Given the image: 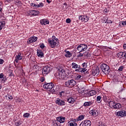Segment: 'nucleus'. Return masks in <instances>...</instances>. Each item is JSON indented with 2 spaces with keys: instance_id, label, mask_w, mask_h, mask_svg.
Here are the masks:
<instances>
[{
  "instance_id": "ddd939ff",
  "label": "nucleus",
  "mask_w": 126,
  "mask_h": 126,
  "mask_svg": "<svg viewBox=\"0 0 126 126\" xmlns=\"http://www.w3.org/2000/svg\"><path fill=\"white\" fill-rule=\"evenodd\" d=\"M37 39H38V37H35V36L31 37L30 38L28 39V43L31 44V43H34V42H36Z\"/></svg>"
},
{
  "instance_id": "37998d69",
  "label": "nucleus",
  "mask_w": 126,
  "mask_h": 126,
  "mask_svg": "<svg viewBox=\"0 0 126 126\" xmlns=\"http://www.w3.org/2000/svg\"><path fill=\"white\" fill-rule=\"evenodd\" d=\"M4 1L5 3L7 4L9 3V2H11V1H12V0H4Z\"/></svg>"
},
{
  "instance_id": "3c124183",
  "label": "nucleus",
  "mask_w": 126,
  "mask_h": 126,
  "mask_svg": "<svg viewBox=\"0 0 126 126\" xmlns=\"http://www.w3.org/2000/svg\"><path fill=\"white\" fill-rule=\"evenodd\" d=\"M4 63V61L1 59H0V64H2Z\"/></svg>"
},
{
  "instance_id": "5fc2aeb1",
  "label": "nucleus",
  "mask_w": 126,
  "mask_h": 126,
  "mask_svg": "<svg viewBox=\"0 0 126 126\" xmlns=\"http://www.w3.org/2000/svg\"><path fill=\"white\" fill-rule=\"evenodd\" d=\"M63 94H64V91H62L60 93L59 95L61 97V96H63Z\"/></svg>"
},
{
  "instance_id": "e433bc0d",
  "label": "nucleus",
  "mask_w": 126,
  "mask_h": 126,
  "mask_svg": "<svg viewBox=\"0 0 126 126\" xmlns=\"http://www.w3.org/2000/svg\"><path fill=\"white\" fill-rule=\"evenodd\" d=\"M82 66L83 68H86V67H87V63H84L82 64Z\"/></svg>"
},
{
  "instance_id": "ea45409f",
  "label": "nucleus",
  "mask_w": 126,
  "mask_h": 126,
  "mask_svg": "<svg viewBox=\"0 0 126 126\" xmlns=\"http://www.w3.org/2000/svg\"><path fill=\"white\" fill-rule=\"evenodd\" d=\"M33 69H38L39 68V66L37 64H34L33 66Z\"/></svg>"
},
{
  "instance_id": "412c9836",
  "label": "nucleus",
  "mask_w": 126,
  "mask_h": 126,
  "mask_svg": "<svg viewBox=\"0 0 126 126\" xmlns=\"http://www.w3.org/2000/svg\"><path fill=\"white\" fill-rule=\"evenodd\" d=\"M111 100V98L109 96H107L106 95H103V101L105 102V103H108Z\"/></svg>"
},
{
  "instance_id": "0eeeda50",
  "label": "nucleus",
  "mask_w": 126,
  "mask_h": 126,
  "mask_svg": "<svg viewBox=\"0 0 126 126\" xmlns=\"http://www.w3.org/2000/svg\"><path fill=\"white\" fill-rule=\"evenodd\" d=\"M54 84L52 83H47V82H45L43 85L44 88H46V89H49L50 90H51V89H53V88H54Z\"/></svg>"
},
{
  "instance_id": "a211bd4d",
  "label": "nucleus",
  "mask_w": 126,
  "mask_h": 126,
  "mask_svg": "<svg viewBox=\"0 0 126 126\" xmlns=\"http://www.w3.org/2000/svg\"><path fill=\"white\" fill-rule=\"evenodd\" d=\"M122 108V105L119 103H115L112 109H114L115 110H119V109H121Z\"/></svg>"
},
{
  "instance_id": "69168bd1",
  "label": "nucleus",
  "mask_w": 126,
  "mask_h": 126,
  "mask_svg": "<svg viewBox=\"0 0 126 126\" xmlns=\"http://www.w3.org/2000/svg\"><path fill=\"white\" fill-rule=\"evenodd\" d=\"M2 78L4 79V80H6V81L7 80V79H6V77L5 76L3 77Z\"/></svg>"
},
{
  "instance_id": "4be33fe9",
  "label": "nucleus",
  "mask_w": 126,
  "mask_h": 126,
  "mask_svg": "<svg viewBox=\"0 0 126 126\" xmlns=\"http://www.w3.org/2000/svg\"><path fill=\"white\" fill-rule=\"evenodd\" d=\"M109 104V106L110 108L113 109L114 106L115 105V102L112 101L111 99L110 100L109 102H107Z\"/></svg>"
},
{
  "instance_id": "aec40b11",
  "label": "nucleus",
  "mask_w": 126,
  "mask_h": 126,
  "mask_svg": "<svg viewBox=\"0 0 126 126\" xmlns=\"http://www.w3.org/2000/svg\"><path fill=\"white\" fill-rule=\"evenodd\" d=\"M64 52L66 53L65 54V57L66 58H70L72 56V54L70 53V52L67 51V50H65Z\"/></svg>"
},
{
  "instance_id": "a878e982",
  "label": "nucleus",
  "mask_w": 126,
  "mask_h": 126,
  "mask_svg": "<svg viewBox=\"0 0 126 126\" xmlns=\"http://www.w3.org/2000/svg\"><path fill=\"white\" fill-rule=\"evenodd\" d=\"M16 59L20 61V60H22V57H21V54L20 53H18V55L16 56Z\"/></svg>"
},
{
  "instance_id": "a18cd8bd",
  "label": "nucleus",
  "mask_w": 126,
  "mask_h": 126,
  "mask_svg": "<svg viewBox=\"0 0 126 126\" xmlns=\"http://www.w3.org/2000/svg\"><path fill=\"white\" fill-rule=\"evenodd\" d=\"M79 54L78 55V58H80V57H83V54L81 53L80 51H79Z\"/></svg>"
},
{
  "instance_id": "6ab92c4d",
  "label": "nucleus",
  "mask_w": 126,
  "mask_h": 126,
  "mask_svg": "<svg viewBox=\"0 0 126 126\" xmlns=\"http://www.w3.org/2000/svg\"><path fill=\"white\" fill-rule=\"evenodd\" d=\"M37 54L38 57H40V58H44V53L42 50L40 49H37Z\"/></svg>"
},
{
  "instance_id": "c9c22d12",
  "label": "nucleus",
  "mask_w": 126,
  "mask_h": 126,
  "mask_svg": "<svg viewBox=\"0 0 126 126\" xmlns=\"http://www.w3.org/2000/svg\"><path fill=\"white\" fill-rule=\"evenodd\" d=\"M40 13V12L39 11L36 10H33V16H36V15H38Z\"/></svg>"
},
{
  "instance_id": "09e8293b",
  "label": "nucleus",
  "mask_w": 126,
  "mask_h": 126,
  "mask_svg": "<svg viewBox=\"0 0 126 126\" xmlns=\"http://www.w3.org/2000/svg\"><path fill=\"white\" fill-rule=\"evenodd\" d=\"M41 82H44L45 81V77H41L40 79Z\"/></svg>"
},
{
  "instance_id": "13d9d810",
  "label": "nucleus",
  "mask_w": 126,
  "mask_h": 126,
  "mask_svg": "<svg viewBox=\"0 0 126 126\" xmlns=\"http://www.w3.org/2000/svg\"><path fill=\"white\" fill-rule=\"evenodd\" d=\"M34 6H35V7H40L39 4H34Z\"/></svg>"
},
{
  "instance_id": "4468645a",
  "label": "nucleus",
  "mask_w": 126,
  "mask_h": 126,
  "mask_svg": "<svg viewBox=\"0 0 126 126\" xmlns=\"http://www.w3.org/2000/svg\"><path fill=\"white\" fill-rule=\"evenodd\" d=\"M90 114L94 117H97L99 115L98 112L96 110H92L90 111Z\"/></svg>"
},
{
  "instance_id": "1a4fd4ad",
  "label": "nucleus",
  "mask_w": 126,
  "mask_h": 126,
  "mask_svg": "<svg viewBox=\"0 0 126 126\" xmlns=\"http://www.w3.org/2000/svg\"><path fill=\"white\" fill-rule=\"evenodd\" d=\"M80 126H91V121L90 120H85L82 122Z\"/></svg>"
},
{
  "instance_id": "39448f33",
  "label": "nucleus",
  "mask_w": 126,
  "mask_h": 126,
  "mask_svg": "<svg viewBox=\"0 0 126 126\" xmlns=\"http://www.w3.org/2000/svg\"><path fill=\"white\" fill-rule=\"evenodd\" d=\"M77 49L80 52H84L87 50V45L85 44H81L78 46Z\"/></svg>"
},
{
  "instance_id": "603ef678",
  "label": "nucleus",
  "mask_w": 126,
  "mask_h": 126,
  "mask_svg": "<svg viewBox=\"0 0 126 126\" xmlns=\"http://www.w3.org/2000/svg\"><path fill=\"white\" fill-rule=\"evenodd\" d=\"M4 76V75H3V73L0 74V79H2V78H3Z\"/></svg>"
},
{
  "instance_id": "dca6fc26",
  "label": "nucleus",
  "mask_w": 126,
  "mask_h": 126,
  "mask_svg": "<svg viewBox=\"0 0 126 126\" xmlns=\"http://www.w3.org/2000/svg\"><path fill=\"white\" fill-rule=\"evenodd\" d=\"M40 23L41 25H47V24L50 23V22L47 19H43L40 20Z\"/></svg>"
},
{
  "instance_id": "f03ea898",
  "label": "nucleus",
  "mask_w": 126,
  "mask_h": 126,
  "mask_svg": "<svg viewBox=\"0 0 126 126\" xmlns=\"http://www.w3.org/2000/svg\"><path fill=\"white\" fill-rule=\"evenodd\" d=\"M100 68L105 74H109V73H110V71H111L110 67L109 65H107V64L102 63L100 65Z\"/></svg>"
},
{
  "instance_id": "5701e85b",
  "label": "nucleus",
  "mask_w": 126,
  "mask_h": 126,
  "mask_svg": "<svg viewBox=\"0 0 126 126\" xmlns=\"http://www.w3.org/2000/svg\"><path fill=\"white\" fill-rule=\"evenodd\" d=\"M92 104H93V102L92 101L85 102L84 103L83 106H84V107H88L89 106H91Z\"/></svg>"
},
{
  "instance_id": "4c0bfd02",
  "label": "nucleus",
  "mask_w": 126,
  "mask_h": 126,
  "mask_svg": "<svg viewBox=\"0 0 126 126\" xmlns=\"http://www.w3.org/2000/svg\"><path fill=\"white\" fill-rule=\"evenodd\" d=\"M126 98H122V99L121 100V102H122V104L123 105H126Z\"/></svg>"
},
{
  "instance_id": "680f3d73",
  "label": "nucleus",
  "mask_w": 126,
  "mask_h": 126,
  "mask_svg": "<svg viewBox=\"0 0 126 126\" xmlns=\"http://www.w3.org/2000/svg\"><path fill=\"white\" fill-rule=\"evenodd\" d=\"M8 99H13V97L11 95H8Z\"/></svg>"
},
{
  "instance_id": "864d4df0",
  "label": "nucleus",
  "mask_w": 126,
  "mask_h": 126,
  "mask_svg": "<svg viewBox=\"0 0 126 126\" xmlns=\"http://www.w3.org/2000/svg\"><path fill=\"white\" fill-rule=\"evenodd\" d=\"M39 6V7H43L44 6V3L40 2L39 3V4H38Z\"/></svg>"
},
{
  "instance_id": "b1692460",
  "label": "nucleus",
  "mask_w": 126,
  "mask_h": 126,
  "mask_svg": "<svg viewBox=\"0 0 126 126\" xmlns=\"http://www.w3.org/2000/svg\"><path fill=\"white\" fill-rule=\"evenodd\" d=\"M74 101H75V100H74V98L72 97H70L67 99V102L70 104H73L74 103Z\"/></svg>"
},
{
  "instance_id": "cd10ccee",
  "label": "nucleus",
  "mask_w": 126,
  "mask_h": 126,
  "mask_svg": "<svg viewBox=\"0 0 126 126\" xmlns=\"http://www.w3.org/2000/svg\"><path fill=\"white\" fill-rule=\"evenodd\" d=\"M52 94H58V90L56 89L55 87H53V89L52 90Z\"/></svg>"
},
{
  "instance_id": "4d7b16f0",
  "label": "nucleus",
  "mask_w": 126,
  "mask_h": 126,
  "mask_svg": "<svg viewBox=\"0 0 126 126\" xmlns=\"http://www.w3.org/2000/svg\"><path fill=\"white\" fill-rule=\"evenodd\" d=\"M124 88L121 87L120 90L119 91V92H123V91H124Z\"/></svg>"
},
{
  "instance_id": "0e129e2a",
  "label": "nucleus",
  "mask_w": 126,
  "mask_h": 126,
  "mask_svg": "<svg viewBox=\"0 0 126 126\" xmlns=\"http://www.w3.org/2000/svg\"><path fill=\"white\" fill-rule=\"evenodd\" d=\"M47 2H48V3H50V2H52V0H46Z\"/></svg>"
},
{
  "instance_id": "49530a36",
  "label": "nucleus",
  "mask_w": 126,
  "mask_h": 126,
  "mask_svg": "<svg viewBox=\"0 0 126 126\" xmlns=\"http://www.w3.org/2000/svg\"><path fill=\"white\" fill-rule=\"evenodd\" d=\"M70 22H71V20H70V19L68 18L66 20V23H70Z\"/></svg>"
},
{
  "instance_id": "8fccbe9b",
  "label": "nucleus",
  "mask_w": 126,
  "mask_h": 126,
  "mask_svg": "<svg viewBox=\"0 0 126 126\" xmlns=\"http://www.w3.org/2000/svg\"><path fill=\"white\" fill-rule=\"evenodd\" d=\"M123 69H124V66H121L119 68L118 70H120V71H122L123 70Z\"/></svg>"
},
{
  "instance_id": "72a5a7b5",
  "label": "nucleus",
  "mask_w": 126,
  "mask_h": 126,
  "mask_svg": "<svg viewBox=\"0 0 126 126\" xmlns=\"http://www.w3.org/2000/svg\"><path fill=\"white\" fill-rule=\"evenodd\" d=\"M28 15H34V11L32 10L28 11Z\"/></svg>"
},
{
  "instance_id": "7c9ffc66",
  "label": "nucleus",
  "mask_w": 126,
  "mask_h": 126,
  "mask_svg": "<svg viewBox=\"0 0 126 126\" xmlns=\"http://www.w3.org/2000/svg\"><path fill=\"white\" fill-rule=\"evenodd\" d=\"M22 122L21 121H18L15 123V125L16 126H20V125H22Z\"/></svg>"
},
{
  "instance_id": "58836bf2",
  "label": "nucleus",
  "mask_w": 126,
  "mask_h": 126,
  "mask_svg": "<svg viewBox=\"0 0 126 126\" xmlns=\"http://www.w3.org/2000/svg\"><path fill=\"white\" fill-rule=\"evenodd\" d=\"M83 119H84V116L83 115H80L78 117V121H82Z\"/></svg>"
},
{
  "instance_id": "6e6552de",
  "label": "nucleus",
  "mask_w": 126,
  "mask_h": 126,
  "mask_svg": "<svg viewBox=\"0 0 126 126\" xmlns=\"http://www.w3.org/2000/svg\"><path fill=\"white\" fill-rule=\"evenodd\" d=\"M79 20L82 22H87L89 20V18L87 16L81 15L79 16Z\"/></svg>"
},
{
  "instance_id": "20e7f679",
  "label": "nucleus",
  "mask_w": 126,
  "mask_h": 126,
  "mask_svg": "<svg viewBox=\"0 0 126 126\" xmlns=\"http://www.w3.org/2000/svg\"><path fill=\"white\" fill-rule=\"evenodd\" d=\"M48 43L50 47L54 48L59 45V39L58 38H52L51 40H48Z\"/></svg>"
},
{
  "instance_id": "473e14b6",
  "label": "nucleus",
  "mask_w": 126,
  "mask_h": 126,
  "mask_svg": "<svg viewBox=\"0 0 126 126\" xmlns=\"http://www.w3.org/2000/svg\"><path fill=\"white\" fill-rule=\"evenodd\" d=\"M30 116V114L29 113H24L23 115V117H24V118H29Z\"/></svg>"
},
{
  "instance_id": "a19ab883",
  "label": "nucleus",
  "mask_w": 126,
  "mask_h": 126,
  "mask_svg": "<svg viewBox=\"0 0 126 126\" xmlns=\"http://www.w3.org/2000/svg\"><path fill=\"white\" fill-rule=\"evenodd\" d=\"M121 23L122 24V25L123 26H126V20L121 21V23H120V24H121Z\"/></svg>"
},
{
  "instance_id": "9b49d317",
  "label": "nucleus",
  "mask_w": 126,
  "mask_h": 126,
  "mask_svg": "<svg viewBox=\"0 0 126 126\" xmlns=\"http://www.w3.org/2000/svg\"><path fill=\"white\" fill-rule=\"evenodd\" d=\"M56 103L57 105H59V106H64L65 105V102H64V101L60 98H58L56 100Z\"/></svg>"
},
{
  "instance_id": "e2e57ef3",
  "label": "nucleus",
  "mask_w": 126,
  "mask_h": 126,
  "mask_svg": "<svg viewBox=\"0 0 126 126\" xmlns=\"http://www.w3.org/2000/svg\"><path fill=\"white\" fill-rule=\"evenodd\" d=\"M5 81H6V80H4L3 79L1 80V82H3V83H4V82H5Z\"/></svg>"
},
{
  "instance_id": "bf43d9fd",
  "label": "nucleus",
  "mask_w": 126,
  "mask_h": 126,
  "mask_svg": "<svg viewBox=\"0 0 126 126\" xmlns=\"http://www.w3.org/2000/svg\"><path fill=\"white\" fill-rule=\"evenodd\" d=\"M123 58H124L125 59H126V52L124 53Z\"/></svg>"
},
{
  "instance_id": "c756f323",
  "label": "nucleus",
  "mask_w": 126,
  "mask_h": 126,
  "mask_svg": "<svg viewBox=\"0 0 126 126\" xmlns=\"http://www.w3.org/2000/svg\"><path fill=\"white\" fill-rule=\"evenodd\" d=\"M90 94L91 96H94V95L96 94V91L93 90L90 92Z\"/></svg>"
},
{
  "instance_id": "9d476101",
  "label": "nucleus",
  "mask_w": 126,
  "mask_h": 126,
  "mask_svg": "<svg viewBox=\"0 0 126 126\" xmlns=\"http://www.w3.org/2000/svg\"><path fill=\"white\" fill-rule=\"evenodd\" d=\"M100 72V70H99V67H95L92 70V74L95 76V75H98Z\"/></svg>"
},
{
  "instance_id": "f3484780",
  "label": "nucleus",
  "mask_w": 126,
  "mask_h": 126,
  "mask_svg": "<svg viewBox=\"0 0 126 126\" xmlns=\"http://www.w3.org/2000/svg\"><path fill=\"white\" fill-rule=\"evenodd\" d=\"M86 70H87L86 68H81L80 65H79L78 68L75 69V71H79V72H82V73L85 72Z\"/></svg>"
},
{
  "instance_id": "6e6d98bb",
  "label": "nucleus",
  "mask_w": 126,
  "mask_h": 126,
  "mask_svg": "<svg viewBox=\"0 0 126 126\" xmlns=\"http://www.w3.org/2000/svg\"><path fill=\"white\" fill-rule=\"evenodd\" d=\"M82 76L81 75H78L77 76V79H80V78H81Z\"/></svg>"
},
{
  "instance_id": "7ed1b4c3",
  "label": "nucleus",
  "mask_w": 126,
  "mask_h": 126,
  "mask_svg": "<svg viewBox=\"0 0 126 126\" xmlns=\"http://www.w3.org/2000/svg\"><path fill=\"white\" fill-rule=\"evenodd\" d=\"M75 85H76V82L73 79L66 81L64 83V86L65 87H70V88H72V87H74Z\"/></svg>"
},
{
  "instance_id": "2f4dec72",
  "label": "nucleus",
  "mask_w": 126,
  "mask_h": 126,
  "mask_svg": "<svg viewBox=\"0 0 126 126\" xmlns=\"http://www.w3.org/2000/svg\"><path fill=\"white\" fill-rule=\"evenodd\" d=\"M125 52H120L117 54L118 57L124 58V53Z\"/></svg>"
},
{
  "instance_id": "338daca9",
  "label": "nucleus",
  "mask_w": 126,
  "mask_h": 126,
  "mask_svg": "<svg viewBox=\"0 0 126 126\" xmlns=\"http://www.w3.org/2000/svg\"><path fill=\"white\" fill-rule=\"evenodd\" d=\"M104 11H105V12H108V11H108V10L107 9H105Z\"/></svg>"
},
{
  "instance_id": "393cba45",
  "label": "nucleus",
  "mask_w": 126,
  "mask_h": 126,
  "mask_svg": "<svg viewBox=\"0 0 126 126\" xmlns=\"http://www.w3.org/2000/svg\"><path fill=\"white\" fill-rule=\"evenodd\" d=\"M113 82H114V83H117V82H120V80H119L118 76L114 77L113 79Z\"/></svg>"
},
{
  "instance_id": "774afa93",
  "label": "nucleus",
  "mask_w": 126,
  "mask_h": 126,
  "mask_svg": "<svg viewBox=\"0 0 126 126\" xmlns=\"http://www.w3.org/2000/svg\"><path fill=\"white\" fill-rule=\"evenodd\" d=\"M55 126H59V124H58V123H54Z\"/></svg>"
},
{
  "instance_id": "f8f14e48",
  "label": "nucleus",
  "mask_w": 126,
  "mask_h": 126,
  "mask_svg": "<svg viewBox=\"0 0 126 126\" xmlns=\"http://www.w3.org/2000/svg\"><path fill=\"white\" fill-rule=\"evenodd\" d=\"M117 116L118 117H121V118H123V117H126V111L125 110H121L117 112Z\"/></svg>"
},
{
  "instance_id": "c85d7f7f",
  "label": "nucleus",
  "mask_w": 126,
  "mask_h": 126,
  "mask_svg": "<svg viewBox=\"0 0 126 126\" xmlns=\"http://www.w3.org/2000/svg\"><path fill=\"white\" fill-rule=\"evenodd\" d=\"M69 125L70 126H77V124H76V123H75L74 122H71V123L69 122Z\"/></svg>"
},
{
  "instance_id": "423d86ee",
  "label": "nucleus",
  "mask_w": 126,
  "mask_h": 126,
  "mask_svg": "<svg viewBox=\"0 0 126 126\" xmlns=\"http://www.w3.org/2000/svg\"><path fill=\"white\" fill-rule=\"evenodd\" d=\"M51 70H52V69H51V68L49 66H46L42 68V70L43 75H47V74H48V73H50V72H51Z\"/></svg>"
},
{
  "instance_id": "f257e3e1",
  "label": "nucleus",
  "mask_w": 126,
  "mask_h": 126,
  "mask_svg": "<svg viewBox=\"0 0 126 126\" xmlns=\"http://www.w3.org/2000/svg\"><path fill=\"white\" fill-rule=\"evenodd\" d=\"M57 78H59V79H64L66 80L68 78L67 75L64 69H61V70L59 71L56 73Z\"/></svg>"
},
{
  "instance_id": "de8ad7c7",
  "label": "nucleus",
  "mask_w": 126,
  "mask_h": 126,
  "mask_svg": "<svg viewBox=\"0 0 126 126\" xmlns=\"http://www.w3.org/2000/svg\"><path fill=\"white\" fill-rule=\"evenodd\" d=\"M97 126H106L104 124L102 123H99L97 125Z\"/></svg>"
},
{
  "instance_id": "2eb2a0df",
  "label": "nucleus",
  "mask_w": 126,
  "mask_h": 126,
  "mask_svg": "<svg viewBox=\"0 0 126 126\" xmlns=\"http://www.w3.org/2000/svg\"><path fill=\"white\" fill-rule=\"evenodd\" d=\"M58 122H59L60 124H63L64 123V120H65V117H58L56 118Z\"/></svg>"
},
{
  "instance_id": "052dcab7",
  "label": "nucleus",
  "mask_w": 126,
  "mask_h": 126,
  "mask_svg": "<svg viewBox=\"0 0 126 126\" xmlns=\"http://www.w3.org/2000/svg\"><path fill=\"white\" fill-rule=\"evenodd\" d=\"M123 48L124 50H126V44H124Z\"/></svg>"
},
{
  "instance_id": "c03bdc74",
  "label": "nucleus",
  "mask_w": 126,
  "mask_h": 126,
  "mask_svg": "<svg viewBox=\"0 0 126 126\" xmlns=\"http://www.w3.org/2000/svg\"><path fill=\"white\" fill-rule=\"evenodd\" d=\"M40 48H41V49H44L45 48V45L44 43H42L40 45Z\"/></svg>"
},
{
  "instance_id": "f704fd0d",
  "label": "nucleus",
  "mask_w": 126,
  "mask_h": 126,
  "mask_svg": "<svg viewBox=\"0 0 126 126\" xmlns=\"http://www.w3.org/2000/svg\"><path fill=\"white\" fill-rule=\"evenodd\" d=\"M102 99V97L101 96H97L96 97V100L98 103H101V99Z\"/></svg>"
},
{
  "instance_id": "bb28decb",
  "label": "nucleus",
  "mask_w": 126,
  "mask_h": 126,
  "mask_svg": "<svg viewBox=\"0 0 126 126\" xmlns=\"http://www.w3.org/2000/svg\"><path fill=\"white\" fill-rule=\"evenodd\" d=\"M72 68H78V67H79V65H78V64H76L75 63H72Z\"/></svg>"
},
{
  "instance_id": "79ce46f5",
  "label": "nucleus",
  "mask_w": 126,
  "mask_h": 126,
  "mask_svg": "<svg viewBox=\"0 0 126 126\" xmlns=\"http://www.w3.org/2000/svg\"><path fill=\"white\" fill-rule=\"evenodd\" d=\"M85 57H90V54L88 52H85L84 54Z\"/></svg>"
}]
</instances>
